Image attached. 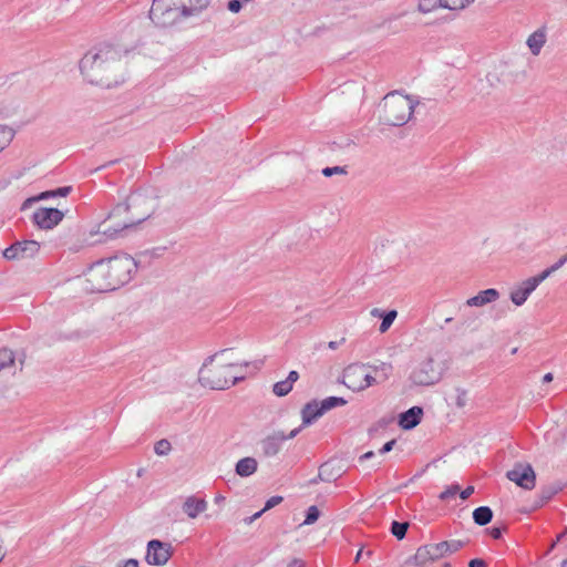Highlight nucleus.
<instances>
[{
  "instance_id": "27",
  "label": "nucleus",
  "mask_w": 567,
  "mask_h": 567,
  "mask_svg": "<svg viewBox=\"0 0 567 567\" xmlns=\"http://www.w3.org/2000/svg\"><path fill=\"white\" fill-rule=\"evenodd\" d=\"M437 8H443L442 0H420L419 1V11L422 13H430Z\"/></svg>"
},
{
  "instance_id": "16",
  "label": "nucleus",
  "mask_w": 567,
  "mask_h": 567,
  "mask_svg": "<svg viewBox=\"0 0 567 567\" xmlns=\"http://www.w3.org/2000/svg\"><path fill=\"white\" fill-rule=\"evenodd\" d=\"M423 409L420 406H412L408 411L400 414L399 425L403 430H411L415 427L422 419Z\"/></svg>"
},
{
  "instance_id": "3",
  "label": "nucleus",
  "mask_w": 567,
  "mask_h": 567,
  "mask_svg": "<svg viewBox=\"0 0 567 567\" xmlns=\"http://www.w3.org/2000/svg\"><path fill=\"white\" fill-rule=\"evenodd\" d=\"M412 96L391 92L383 99V121L393 126L404 125L412 116L415 105Z\"/></svg>"
},
{
  "instance_id": "33",
  "label": "nucleus",
  "mask_w": 567,
  "mask_h": 567,
  "mask_svg": "<svg viewBox=\"0 0 567 567\" xmlns=\"http://www.w3.org/2000/svg\"><path fill=\"white\" fill-rule=\"evenodd\" d=\"M567 261V256H564L561 257L557 262H555L553 266H550L549 268L543 270L539 275H537V277L544 281L545 279H547L553 272H555L556 270H558L565 262Z\"/></svg>"
},
{
  "instance_id": "25",
  "label": "nucleus",
  "mask_w": 567,
  "mask_h": 567,
  "mask_svg": "<svg viewBox=\"0 0 567 567\" xmlns=\"http://www.w3.org/2000/svg\"><path fill=\"white\" fill-rule=\"evenodd\" d=\"M16 135V131L4 124H0V152L7 147Z\"/></svg>"
},
{
  "instance_id": "48",
  "label": "nucleus",
  "mask_w": 567,
  "mask_h": 567,
  "mask_svg": "<svg viewBox=\"0 0 567 567\" xmlns=\"http://www.w3.org/2000/svg\"><path fill=\"white\" fill-rule=\"evenodd\" d=\"M468 567H486V563L481 558H475L468 563Z\"/></svg>"
},
{
  "instance_id": "50",
  "label": "nucleus",
  "mask_w": 567,
  "mask_h": 567,
  "mask_svg": "<svg viewBox=\"0 0 567 567\" xmlns=\"http://www.w3.org/2000/svg\"><path fill=\"white\" fill-rule=\"evenodd\" d=\"M287 567H305V563L300 558H293L288 563Z\"/></svg>"
},
{
  "instance_id": "9",
  "label": "nucleus",
  "mask_w": 567,
  "mask_h": 567,
  "mask_svg": "<svg viewBox=\"0 0 567 567\" xmlns=\"http://www.w3.org/2000/svg\"><path fill=\"white\" fill-rule=\"evenodd\" d=\"M370 367L362 363L348 365L342 373V383L354 392H360L375 383V378L369 371Z\"/></svg>"
},
{
  "instance_id": "17",
  "label": "nucleus",
  "mask_w": 567,
  "mask_h": 567,
  "mask_svg": "<svg viewBox=\"0 0 567 567\" xmlns=\"http://www.w3.org/2000/svg\"><path fill=\"white\" fill-rule=\"evenodd\" d=\"M207 502L204 498L188 496L183 503V512L192 519L196 518L200 513L207 509Z\"/></svg>"
},
{
  "instance_id": "42",
  "label": "nucleus",
  "mask_w": 567,
  "mask_h": 567,
  "mask_svg": "<svg viewBox=\"0 0 567 567\" xmlns=\"http://www.w3.org/2000/svg\"><path fill=\"white\" fill-rule=\"evenodd\" d=\"M328 467H329V465L327 463L320 466L319 476H318L319 480H321V481H331L332 480V476L330 474H327Z\"/></svg>"
},
{
  "instance_id": "35",
  "label": "nucleus",
  "mask_w": 567,
  "mask_h": 567,
  "mask_svg": "<svg viewBox=\"0 0 567 567\" xmlns=\"http://www.w3.org/2000/svg\"><path fill=\"white\" fill-rule=\"evenodd\" d=\"M96 331H97V329L93 326L81 328V329H78L76 331H74L71 338L85 339V338L93 336Z\"/></svg>"
},
{
  "instance_id": "40",
  "label": "nucleus",
  "mask_w": 567,
  "mask_h": 567,
  "mask_svg": "<svg viewBox=\"0 0 567 567\" xmlns=\"http://www.w3.org/2000/svg\"><path fill=\"white\" fill-rule=\"evenodd\" d=\"M282 502L281 496H271L265 504L264 511H268Z\"/></svg>"
},
{
  "instance_id": "28",
  "label": "nucleus",
  "mask_w": 567,
  "mask_h": 567,
  "mask_svg": "<svg viewBox=\"0 0 567 567\" xmlns=\"http://www.w3.org/2000/svg\"><path fill=\"white\" fill-rule=\"evenodd\" d=\"M409 528V523L406 522H392L391 533L398 538L403 539L406 535V530Z\"/></svg>"
},
{
  "instance_id": "11",
  "label": "nucleus",
  "mask_w": 567,
  "mask_h": 567,
  "mask_svg": "<svg viewBox=\"0 0 567 567\" xmlns=\"http://www.w3.org/2000/svg\"><path fill=\"white\" fill-rule=\"evenodd\" d=\"M172 545L158 539H152L147 543L146 561L150 565L163 566L172 557Z\"/></svg>"
},
{
  "instance_id": "26",
  "label": "nucleus",
  "mask_w": 567,
  "mask_h": 567,
  "mask_svg": "<svg viewBox=\"0 0 567 567\" xmlns=\"http://www.w3.org/2000/svg\"><path fill=\"white\" fill-rule=\"evenodd\" d=\"M452 400H453V403L455 404V406H457L458 409L465 408L467 405V401H468L467 390L460 388V386L455 388L454 393L452 395Z\"/></svg>"
},
{
  "instance_id": "63",
  "label": "nucleus",
  "mask_w": 567,
  "mask_h": 567,
  "mask_svg": "<svg viewBox=\"0 0 567 567\" xmlns=\"http://www.w3.org/2000/svg\"><path fill=\"white\" fill-rule=\"evenodd\" d=\"M442 567H452V566H451V564L445 563V564H443V566H442Z\"/></svg>"
},
{
  "instance_id": "6",
  "label": "nucleus",
  "mask_w": 567,
  "mask_h": 567,
  "mask_svg": "<svg viewBox=\"0 0 567 567\" xmlns=\"http://www.w3.org/2000/svg\"><path fill=\"white\" fill-rule=\"evenodd\" d=\"M150 18L159 28H168L185 20L176 0H153Z\"/></svg>"
},
{
  "instance_id": "36",
  "label": "nucleus",
  "mask_w": 567,
  "mask_h": 567,
  "mask_svg": "<svg viewBox=\"0 0 567 567\" xmlns=\"http://www.w3.org/2000/svg\"><path fill=\"white\" fill-rule=\"evenodd\" d=\"M322 174L326 177H331L333 175H347L348 171L346 166H332L323 168Z\"/></svg>"
},
{
  "instance_id": "52",
  "label": "nucleus",
  "mask_w": 567,
  "mask_h": 567,
  "mask_svg": "<svg viewBox=\"0 0 567 567\" xmlns=\"http://www.w3.org/2000/svg\"><path fill=\"white\" fill-rule=\"evenodd\" d=\"M123 567H138V561L134 558L124 561Z\"/></svg>"
},
{
  "instance_id": "21",
  "label": "nucleus",
  "mask_w": 567,
  "mask_h": 567,
  "mask_svg": "<svg viewBox=\"0 0 567 567\" xmlns=\"http://www.w3.org/2000/svg\"><path fill=\"white\" fill-rule=\"evenodd\" d=\"M258 468V462L255 457H244L240 458L235 466V472L240 477H248L256 473Z\"/></svg>"
},
{
  "instance_id": "7",
  "label": "nucleus",
  "mask_w": 567,
  "mask_h": 567,
  "mask_svg": "<svg viewBox=\"0 0 567 567\" xmlns=\"http://www.w3.org/2000/svg\"><path fill=\"white\" fill-rule=\"evenodd\" d=\"M442 370L436 367L432 357H426L416 362L409 374V381L412 386H431L441 381Z\"/></svg>"
},
{
  "instance_id": "38",
  "label": "nucleus",
  "mask_w": 567,
  "mask_h": 567,
  "mask_svg": "<svg viewBox=\"0 0 567 567\" xmlns=\"http://www.w3.org/2000/svg\"><path fill=\"white\" fill-rule=\"evenodd\" d=\"M172 446L171 443L167 440H161L155 444V453L157 455H166L169 453Z\"/></svg>"
},
{
  "instance_id": "41",
  "label": "nucleus",
  "mask_w": 567,
  "mask_h": 567,
  "mask_svg": "<svg viewBox=\"0 0 567 567\" xmlns=\"http://www.w3.org/2000/svg\"><path fill=\"white\" fill-rule=\"evenodd\" d=\"M243 0H230L227 4V8L233 13H238L243 7Z\"/></svg>"
},
{
  "instance_id": "47",
  "label": "nucleus",
  "mask_w": 567,
  "mask_h": 567,
  "mask_svg": "<svg viewBox=\"0 0 567 567\" xmlns=\"http://www.w3.org/2000/svg\"><path fill=\"white\" fill-rule=\"evenodd\" d=\"M502 534H503V529L501 527H492L489 529V535L494 538V539H498L502 537Z\"/></svg>"
},
{
  "instance_id": "61",
  "label": "nucleus",
  "mask_w": 567,
  "mask_h": 567,
  "mask_svg": "<svg viewBox=\"0 0 567 567\" xmlns=\"http://www.w3.org/2000/svg\"><path fill=\"white\" fill-rule=\"evenodd\" d=\"M329 347L331 349H336L337 348V342H334V341L329 342Z\"/></svg>"
},
{
  "instance_id": "20",
  "label": "nucleus",
  "mask_w": 567,
  "mask_h": 567,
  "mask_svg": "<svg viewBox=\"0 0 567 567\" xmlns=\"http://www.w3.org/2000/svg\"><path fill=\"white\" fill-rule=\"evenodd\" d=\"M547 40V33L545 28H539L534 31L526 41V44L533 55H538L545 45Z\"/></svg>"
},
{
  "instance_id": "13",
  "label": "nucleus",
  "mask_w": 567,
  "mask_h": 567,
  "mask_svg": "<svg viewBox=\"0 0 567 567\" xmlns=\"http://www.w3.org/2000/svg\"><path fill=\"white\" fill-rule=\"evenodd\" d=\"M64 217V214L58 208L41 207L32 215L33 223L41 229H52Z\"/></svg>"
},
{
  "instance_id": "44",
  "label": "nucleus",
  "mask_w": 567,
  "mask_h": 567,
  "mask_svg": "<svg viewBox=\"0 0 567 567\" xmlns=\"http://www.w3.org/2000/svg\"><path fill=\"white\" fill-rule=\"evenodd\" d=\"M70 192H71L70 186L59 187V188L54 189L55 197L56 196L65 197L70 194Z\"/></svg>"
},
{
  "instance_id": "2",
  "label": "nucleus",
  "mask_w": 567,
  "mask_h": 567,
  "mask_svg": "<svg viewBox=\"0 0 567 567\" xmlns=\"http://www.w3.org/2000/svg\"><path fill=\"white\" fill-rule=\"evenodd\" d=\"M226 351L227 350H221L219 354H224ZM218 353L208 357L199 370L198 380L203 386L212 390H225L245 379V375L241 372L244 368L249 365L246 361L241 363L223 364L215 369H208V365L213 363Z\"/></svg>"
},
{
  "instance_id": "19",
  "label": "nucleus",
  "mask_w": 567,
  "mask_h": 567,
  "mask_svg": "<svg viewBox=\"0 0 567 567\" xmlns=\"http://www.w3.org/2000/svg\"><path fill=\"white\" fill-rule=\"evenodd\" d=\"M323 415L319 401L312 400L308 402L301 410L302 426L311 425Z\"/></svg>"
},
{
  "instance_id": "14",
  "label": "nucleus",
  "mask_w": 567,
  "mask_h": 567,
  "mask_svg": "<svg viewBox=\"0 0 567 567\" xmlns=\"http://www.w3.org/2000/svg\"><path fill=\"white\" fill-rule=\"evenodd\" d=\"M543 281L537 277H530L523 282H520L517 287H515L511 292V300L515 306H522L528 299L530 293L542 284Z\"/></svg>"
},
{
  "instance_id": "22",
  "label": "nucleus",
  "mask_w": 567,
  "mask_h": 567,
  "mask_svg": "<svg viewBox=\"0 0 567 567\" xmlns=\"http://www.w3.org/2000/svg\"><path fill=\"white\" fill-rule=\"evenodd\" d=\"M148 217H150V213L143 215L142 217H138L137 219H131L128 221H124L123 224H120L116 228L105 227L101 231L107 238H115L122 230L133 227L134 225L142 223L143 220L147 219Z\"/></svg>"
},
{
  "instance_id": "31",
  "label": "nucleus",
  "mask_w": 567,
  "mask_h": 567,
  "mask_svg": "<svg viewBox=\"0 0 567 567\" xmlns=\"http://www.w3.org/2000/svg\"><path fill=\"white\" fill-rule=\"evenodd\" d=\"M292 390V385L287 381V380H282V381H278L274 384L272 386V392L277 395V396H285L287 395L290 391Z\"/></svg>"
},
{
  "instance_id": "60",
  "label": "nucleus",
  "mask_w": 567,
  "mask_h": 567,
  "mask_svg": "<svg viewBox=\"0 0 567 567\" xmlns=\"http://www.w3.org/2000/svg\"><path fill=\"white\" fill-rule=\"evenodd\" d=\"M252 522H255V520L252 519V516H249V517L245 518V523H246V524H251Z\"/></svg>"
},
{
  "instance_id": "39",
  "label": "nucleus",
  "mask_w": 567,
  "mask_h": 567,
  "mask_svg": "<svg viewBox=\"0 0 567 567\" xmlns=\"http://www.w3.org/2000/svg\"><path fill=\"white\" fill-rule=\"evenodd\" d=\"M458 485H452L447 487L445 491H443L439 497L442 501H449L450 498L455 497V495L458 493Z\"/></svg>"
},
{
  "instance_id": "51",
  "label": "nucleus",
  "mask_w": 567,
  "mask_h": 567,
  "mask_svg": "<svg viewBox=\"0 0 567 567\" xmlns=\"http://www.w3.org/2000/svg\"><path fill=\"white\" fill-rule=\"evenodd\" d=\"M551 495L553 493H543L540 501L537 503V506H543L545 503H547L550 499Z\"/></svg>"
},
{
  "instance_id": "46",
  "label": "nucleus",
  "mask_w": 567,
  "mask_h": 567,
  "mask_svg": "<svg viewBox=\"0 0 567 567\" xmlns=\"http://www.w3.org/2000/svg\"><path fill=\"white\" fill-rule=\"evenodd\" d=\"M473 493H474V487L473 486H467L465 489H463L460 493V497L462 499H467Z\"/></svg>"
},
{
  "instance_id": "18",
  "label": "nucleus",
  "mask_w": 567,
  "mask_h": 567,
  "mask_svg": "<svg viewBox=\"0 0 567 567\" xmlns=\"http://www.w3.org/2000/svg\"><path fill=\"white\" fill-rule=\"evenodd\" d=\"M498 298V290L494 288H488L486 290L480 291L476 296L467 299L466 305L470 307H483L487 303L496 301Z\"/></svg>"
},
{
  "instance_id": "15",
  "label": "nucleus",
  "mask_w": 567,
  "mask_h": 567,
  "mask_svg": "<svg viewBox=\"0 0 567 567\" xmlns=\"http://www.w3.org/2000/svg\"><path fill=\"white\" fill-rule=\"evenodd\" d=\"M286 441L284 432H276L261 441V449L266 456H275L279 453L281 444Z\"/></svg>"
},
{
  "instance_id": "45",
  "label": "nucleus",
  "mask_w": 567,
  "mask_h": 567,
  "mask_svg": "<svg viewBox=\"0 0 567 567\" xmlns=\"http://www.w3.org/2000/svg\"><path fill=\"white\" fill-rule=\"evenodd\" d=\"M394 444H395V440H391V441L386 442V443H385V444H384V445L379 450V453H380V454H385V453L390 452V451L393 449Z\"/></svg>"
},
{
  "instance_id": "37",
  "label": "nucleus",
  "mask_w": 567,
  "mask_h": 567,
  "mask_svg": "<svg viewBox=\"0 0 567 567\" xmlns=\"http://www.w3.org/2000/svg\"><path fill=\"white\" fill-rule=\"evenodd\" d=\"M319 509L317 506L312 505L310 506L308 509H307V515H306V518L303 520V524L305 525H311L313 524L315 522H317V519L319 518Z\"/></svg>"
},
{
  "instance_id": "59",
  "label": "nucleus",
  "mask_w": 567,
  "mask_h": 567,
  "mask_svg": "<svg viewBox=\"0 0 567 567\" xmlns=\"http://www.w3.org/2000/svg\"><path fill=\"white\" fill-rule=\"evenodd\" d=\"M362 554H363V550L360 549L358 553H357V556H355V561L358 563L361 558H362Z\"/></svg>"
},
{
  "instance_id": "54",
  "label": "nucleus",
  "mask_w": 567,
  "mask_h": 567,
  "mask_svg": "<svg viewBox=\"0 0 567 567\" xmlns=\"http://www.w3.org/2000/svg\"><path fill=\"white\" fill-rule=\"evenodd\" d=\"M374 456V452L369 451L360 456V461L370 460Z\"/></svg>"
},
{
  "instance_id": "32",
  "label": "nucleus",
  "mask_w": 567,
  "mask_h": 567,
  "mask_svg": "<svg viewBox=\"0 0 567 567\" xmlns=\"http://www.w3.org/2000/svg\"><path fill=\"white\" fill-rule=\"evenodd\" d=\"M14 362V354L9 349L0 350V371L11 365Z\"/></svg>"
},
{
  "instance_id": "58",
  "label": "nucleus",
  "mask_w": 567,
  "mask_h": 567,
  "mask_svg": "<svg viewBox=\"0 0 567 567\" xmlns=\"http://www.w3.org/2000/svg\"><path fill=\"white\" fill-rule=\"evenodd\" d=\"M138 199H140V196H131V197L128 198V200H130L131 203H133V204H136V203L138 202Z\"/></svg>"
},
{
  "instance_id": "64",
  "label": "nucleus",
  "mask_w": 567,
  "mask_h": 567,
  "mask_svg": "<svg viewBox=\"0 0 567 567\" xmlns=\"http://www.w3.org/2000/svg\"><path fill=\"white\" fill-rule=\"evenodd\" d=\"M244 2H249L250 0H243Z\"/></svg>"
},
{
  "instance_id": "23",
  "label": "nucleus",
  "mask_w": 567,
  "mask_h": 567,
  "mask_svg": "<svg viewBox=\"0 0 567 567\" xmlns=\"http://www.w3.org/2000/svg\"><path fill=\"white\" fill-rule=\"evenodd\" d=\"M493 518V511L488 506H480L473 512V519L478 526L487 525Z\"/></svg>"
},
{
  "instance_id": "49",
  "label": "nucleus",
  "mask_w": 567,
  "mask_h": 567,
  "mask_svg": "<svg viewBox=\"0 0 567 567\" xmlns=\"http://www.w3.org/2000/svg\"><path fill=\"white\" fill-rule=\"evenodd\" d=\"M299 379V373L295 370L290 371L287 381L293 386V383Z\"/></svg>"
},
{
  "instance_id": "57",
  "label": "nucleus",
  "mask_w": 567,
  "mask_h": 567,
  "mask_svg": "<svg viewBox=\"0 0 567 567\" xmlns=\"http://www.w3.org/2000/svg\"><path fill=\"white\" fill-rule=\"evenodd\" d=\"M371 315L374 316V317H377V316L382 317L383 316V313L379 309H373L371 311Z\"/></svg>"
},
{
  "instance_id": "24",
  "label": "nucleus",
  "mask_w": 567,
  "mask_h": 567,
  "mask_svg": "<svg viewBox=\"0 0 567 567\" xmlns=\"http://www.w3.org/2000/svg\"><path fill=\"white\" fill-rule=\"evenodd\" d=\"M346 404L347 400L341 396H329L323 399L322 401H319V405L323 414L331 409H334L337 406H343Z\"/></svg>"
},
{
  "instance_id": "4",
  "label": "nucleus",
  "mask_w": 567,
  "mask_h": 567,
  "mask_svg": "<svg viewBox=\"0 0 567 567\" xmlns=\"http://www.w3.org/2000/svg\"><path fill=\"white\" fill-rule=\"evenodd\" d=\"M464 546V542L458 539L444 540L437 544H426L420 546L413 561L416 566H425L427 563L436 561L447 555L458 551Z\"/></svg>"
},
{
  "instance_id": "12",
  "label": "nucleus",
  "mask_w": 567,
  "mask_h": 567,
  "mask_svg": "<svg viewBox=\"0 0 567 567\" xmlns=\"http://www.w3.org/2000/svg\"><path fill=\"white\" fill-rule=\"evenodd\" d=\"M40 250V244L35 240L16 241L3 250V257L8 260L28 259L34 257Z\"/></svg>"
},
{
  "instance_id": "56",
  "label": "nucleus",
  "mask_w": 567,
  "mask_h": 567,
  "mask_svg": "<svg viewBox=\"0 0 567 567\" xmlns=\"http://www.w3.org/2000/svg\"><path fill=\"white\" fill-rule=\"evenodd\" d=\"M266 511H264V508L257 513H255L252 515V519L256 520L257 518H259Z\"/></svg>"
},
{
  "instance_id": "53",
  "label": "nucleus",
  "mask_w": 567,
  "mask_h": 567,
  "mask_svg": "<svg viewBox=\"0 0 567 567\" xmlns=\"http://www.w3.org/2000/svg\"><path fill=\"white\" fill-rule=\"evenodd\" d=\"M300 431H301V427H297V429L292 430L289 434H287V435L285 434L286 441L296 437Z\"/></svg>"
},
{
  "instance_id": "8",
  "label": "nucleus",
  "mask_w": 567,
  "mask_h": 567,
  "mask_svg": "<svg viewBox=\"0 0 567 567\" xmlns=\"http://www.w3.org/2000/svg\"><path fill=\"white\" fill-rule=\"evenodd\" d=\"M104 262L115 289L127 284L137 269L135 259L128 255L114 256Z\"/></svg>"
},
{
  "instance_id": "43",
  "label": "nucleus",
  "mask_w": 567,
  "mask_h": 567,
  "mask_svg": "<svg viewBox=\"0 0 567 567\" xmlns=\"http://www.w3.org/2000/svg\"><path fill=\"white\" fill-rule=\"evenodd\" d=\"M130 208L128 204H120L112 210V216H118L123 213H126Z\"/></svg>"
},
{
  "instance_id": "29",
  "label": "nucleus",
  "mask_w": 567,
  "mask_h": 567,
  "mask_svg": "<svg viewBox=\"0 0 567 567\" xmlns=\"http://www.w3.org/2000/svg\"><path fill=\"white\" fill-rule=\"evenodd\" d=\"M396 316L398 312L395 310H390L386 313H384L382 316V321L379 327L380 332L384 333L385 331H388L393 321L395 320Z\"/></svg>"
},
{
  "instance_id": "34",
  "label": "nucleus",
  "mask_w": 567,
  "mask_h": 567,
  "mask_svg": "<svg viewBox=\"0 0 567 567\" xmlns=\"http://www.w3.org/2000/svg\"><path fill=\"white\" fill-rule=\"evenodd\" d=\"M52 197H55L54 190L42 192L38 196L30 197V198L25 199V202L22 205V209H25L32 203H35L38 200H43V199L52 198Z\"/></svg>"
},
{
  "instance_id": "30",
  "label": "nucleus",
  "mask_w": 567,
  "mask_h": 567,
  "mask_svg": "<svg viewBox=\"0 0 567 567\" xmlns=\"http://www.w3.org/2000/svg\"><path fill=\"white\" fill-rule=\"evenodd\" d=\"M443 8L449 10H462L471 4L474 0H442Z\"/></svg>"
},
{
  "instance_id": "55",
  "label": "nucleus",
  "mask_w": 567,
  "mask_h": 567,
  "mask_svg": "<svg viewBox=\"0 0 567 567\" xmlns=\"http://www.w3.org/2000/svg\"><path fill=\"white\" fill-rule=\"evenodd\" d=\"M553 380V373H546L544 377H543V382L544 383H548Z\"/></svg>"
},
{
  "instance_id": "5",
  "label": "nucleus",
  "mask_w": 567,
  "mask_h": 567,
  "mask_svg": "<svg viewBox=\"0 0 567 567\" xmlns=\"http://www.w3.org/2000/svg\"><path fill=\"white\" fill-rule=\"evenodd\" d=\"M79 280L81 287L90 293L115 290L104 260L93 264Z\"/></svg>"
},
{
  "instance_id": "10",
  "label": "nucleus",
  "mask_w": 567,
  "mask_h": 567,
  "mask_svg": "<svg viewBox=\"0 0 567 567\" xmlns=\"http://www.w3.org/2000/svg\"><path fill=\"white\" fill-rule=\"evenodd\" d=\"M506 477L519 487L530 491L535 487L536 475L529 463L518 462L513 468L507 471Z\"/></svg>"
},
{
  "instance_id": "1",
  "label": "nucleus",
  "mask_w": 567,
  "mask_h": 567,
  "mask_svg": "<svg viewBox=\"0 0 567 567\" xmlns=\"http://www.w3.org/2000/svg\"><path fill=\"white\" fill-rule=\"evenodd\" d=\"M118 62L120 52L114 47L104 44L84 54L80 61V70L90 83L110 85V74Z\"/></svg>"
},
{
  "instance_id": "62",
  "label": "nucleus",
  "mask_w": 567,
  "mask_h": 567,
  "mask_svg": "<svg viewBox=\"0 0 567 567\" xmlns=\"http://www.w3.org/2000/svg\"><path fill=\"white\" fill-rule=\"evenodd\" d=\"M561 567H567V558L561 561Z\"/></svg>"
}]
</instances>
